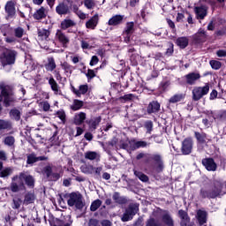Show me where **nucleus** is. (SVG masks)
Returning a JSON list of instances; mask_svg holds the SVG:
<instances>
[{"instance_id": "13d9d810", "label": "nucleus", "mask_w": 226, "mask_h": 226, "mask_svg": "<svg viewBox=\"0 0 226 226\" xmlns=\"http://www.w3.org/2000/svg\"><path fill=\"white\" fill-rule=\"evenodd\" d=\"M99 61H100V59H98V56H93L90 60V66H94V65L98 64Z\"/></svg>"}, {"instance_id": "3c124183", "label": "nucleus", "mask_w": 226, "mask_h": 226, "mask_svg": "<svg viewBox=\"0 0 226 226\" xmlns=\"http://www.w3.org/2000/svg\"><path fill=\"white\" fill-rule=\"evenodd\" d=\"M84 4L87 10H93L94 8V2L93 0H85Z\"/></svg>"}, {"instance_id": "0e129e2a", "label": "nucleus", "mask_w": 226, "mask_h": 226, "mask_svg": "<svg viewBox=\"0 0 226 226\" xmlns=\"http://www.w3.org/2000/svg\"><path fill=\"white\" fill-rule=\"evenodd\" d=\"M42 109L45 112H49L50 110V104L48 102H44L42 103Z\"/></svg>"}, {"instance_id": "aec40b11", "label": "nucleus", "mask_w": 226, "mask_h": 226, "mask_svg": "<svg viewBox=\"0 0 226 226\" xmlns=\"http://www.w3.org/2000/svg\"><path fill=\"white\" fill-rule=\"evenodd\" d=\"M197 220L200 225H204L207 222V213L204 210H198L197 212Z\"/></svg>"}, {"instance_id": "423d86ee", "label": "nucleus", "mask_w": 226, "mask_h": 226, "mask_svg": "<svg viewBox=\"0 0 226 226\" xmlns=\"http://www.w3.org/2000/svg\"><path fill=\"white\" fill-rule=\"evenodd\" d=\"M139 213V205L132 204L125 210L124 215H122V222H130V220H133V216Z\"/></svg>"}, {"instance_id": "473e14b6", "label": "nucleus", "mask_w": 226, "mask_h": 226, "mask_svg": "<svg viewBox=\"0 0 226 226\" xmlns=\"http://www.w3.org/2000/svg\"><path fill=\"white\" fill-rule=\"evenodd\" d=\"M185 100L184 94H176L175 95L171 96L169 100L170 103H177L179 102H183Z\"/></svg>"}, {"instance_id": "69168bd1", "label": "nucleus", "mask_w": 226, "mask_h": 226, "mask_svg": "<svg viewBox=\"0 0 226 226\" xmlns=\"http://www.w3.org/2000/svg\"><path fill=\"white\" fill-rule=\"evenodd\" d=\"M218 97V91L216 90H212L210 93V100H215V98Z\"/></svg>"}, {"instance_id": "bf43d9fd", "label": "nucleus", "mask_w": 226, "mask_h": 226, "mask_svg": "<svg viewBox=\"0 0 226 226\" xmlns=\"http://www.w3.org/2000/svg\"><path fill=\"white\" fill-rule=\"evenodd\" d=\"M135 149H139V147H146L147 143L146 141H138L134 144Z\"/></svg>"}, {"instance_id": "c03bdc74", "label": "nucleus", "mask_w": 226, "mask_h": 226, "mask_svg": "<svg viewBox=\"0 0 226 226\" xmlns=\"http://www.w3.org/2000/svg\"><path fill=\"white\" fill-rule=\"evenodd\" d=\"M73 11L76 13V15L79 17V19H81V20L86 19V13H84L82 11L79 10V7L74 6Z\"/></svg>"}, {"instance_id": "6e6d98bb", "label": "nucleus", "mask_w": 226, "mask_h": 226, "mask_svg": "<svg viewBox=\"0 0 226 226\" xmlns=\"http://www.w3.org/2000/svg\"><path fill=\"white\" fill-rule=\"evenodd\" d=\"M56 116L59 117V119H61L62 123H64V120L66 119V114L63 110L56 112Z\"/></svg>"}, {"instance_id": "4be33fe9", "label": "nucleus", "mask_w": 226, "mask_h": 226, "mask_svg": "<svg viewBox=\"0 0 226 226\" xmlns=\"http://www.w3.org/2000/svg\"><path fill=\"white\" fill-rule=\"evenodd\" d=\"M20 176H23L22 180L23 183L25 181L26 185H27V186H34V178L33 177V176L31 175H27L24 172L19 173Z\"/></svg>"}, {"instance_id": "4c0bfd02", "label": "nucleus", "mask_w": 226, "mask_h": 226, "mask_svg": "<svg viewBox=\"0 0 226 226\" xmlns=\"http://www.w3.org/2000/svg\"><path fill=\"white\" fill-rule=\"evenodd\" d=\"M134 176H136V177H138L143 183H147L149 181V177L140 171L134 170Z\"/></svg>"}, {"instance_id": "4468645a", "label": "nucleus", "mask_w": 226, "mask_h": 226, "mask_svg": "<svg viewBox=\"0 0 226 226\" xmlns=\"http://www.w3.org/2000/svg\"><path fill=\"white\" fill-rule=\"evenodd\" d=\"M162 220L163 223L169 226L174 225V220L172 219V216L170 215V213L167 210H163L162 212Z\"/></svg>"}, {"instance_id": "58836bf2", "label": "nucleus", "mask_w": 226, "mask_h": 226, "mask_svg": "<svg viewBox=\"0 0 226 226\" xmlns=\"http://www.w3.org/2000/svg\"><path fill=\"white\" fill-rule=\"evenodd\" d=\"M50 35V32L47 29H39L38 31V36L41 38V40H47L49 36Z\"/></svg>"}, {"instance_id": "f8f14e48", "label": "nucleus", "mask_w": 226, "mask_h": 226, "mask_svg": "<svg viewBox=\"0 0 226 226\" xmlns=\"http://www.w3.org/2000/svg\"><path fill=\"white\" fill-rule=\"evenodd\" d=\"M56 11L57 15H68V13H70V11H71V9L67 4L60 3L56 7Z\"/></svg>"}, {"instance_id": "ddd939ff", "label": "nucleus", "mask_w": 226, "mask_h": 226, "mask_svg": "<svg viewBox=\"0 0 226 226\" xmlns=\"http://www.w3.org/2000/svg\"><path fill=\"white\" fill-rule=\"evenodd\" d=\"M89 89V87L87 85H81L79 86V89L75 88V87H72V91L78 96V98H80L82 94H86Z\"/></svg>"}, {"instance_id": "a211bd4d", "label": "nucleus", "mask_w": 226, "mask_h": 226, "mask_svg": "<svg viewBox=\"0 0 226 226\" xmlns=\"http://www.w3.org/2000/svg\"><path fill=\"white\" fill-rule=\"evenodd\" d=\"M195 13L197 19L200 20H202L206 15H207V7L206 6H200V7H195Z\"/></svg>"}, {"instance_id": "c9c22d12", "label": "nucleus", "mask_w": 226, "mask_h": 226, "mask_svg": "<svg viewBox=\"0 0 226 226\" xmlns=\"http://www.w3.org/2000/svg\"><path fill=\"white\" fill-rule=\"evenodd\" d=\"M13 174V168L8 167L0 171V177H8Z\"/></svg>"}, {"instance_id": "c85d7f7f", "label": "nucleus", "mask_w": 226, "mask_h": 226, "mask_svg": "<svg viewBox=\"0 0 226 226\" xmlns=\"http://www.w3.org/2000/svg\"><path fill=\"white\" fill-rule=\"evenodd\" d=\"M84 107V102L80 101V100H73L72 104L71 105V109L77 111V110H80V109Z\"/></svg>"}, {"instance_id": "4d7b16f0", "label": "nucleus", "mask_w": 226, "mask_h": 226, "mask_svg": "<svg viewBox=\"0 0 226 226\" xmlns=\"http://www.w3.org/2000/svg\"><path fill=\"white\" fill-rule=\"evenodd\" d=\"M4 41H6V43H16L17 38L14 36H6Z\"/></svg>"}, {"instance_id": "412c9836", "label": "nucleus", "mask_w": 226, "mask_h": 226, "mask_svg": "<svg viewBox=\"0 0 226 226\" xmlns=\"http://www.w3.org/2000/svg\"><path fill=\"white\" fill-rule=\"evenodd\" d=\"M124 16L123 15H115L108 21L109 26H119L123 22Z\"/></svg>"}, {"instance_id": "a18cd8bd", "label": "nucleus", "mask_w": 226, "mask_h": 226, "mask_svg": "<svg viewBox=\"0 0 226 226\" xmlns=\"http://www.w3.org/2000/svg\"><path fill=\"white\" fill-rule=\"evenodd\" d=\"M14 34L16 38H22L24 36V28L20 26L14 28Z\"/></svg>"}, {"instance_id": "e433bc0d", "label": "nucleus", "mask_w": 226, "mask_h": 226, "mask_svg": "<svg viewBox=\"0 0 226 226\" xmlns=\"http://www.w3.org/2000/svg\"><path fill=\"white\" fill-rule=\"evenodd\" d=\"M100 123H102L101 117H97L94 118L93 120H91L89 123V126H90L91 130H96V128H97L98 124H100Z\"/></svg>"}, {"instance_id": "79ce46f5", "label": "nucleus", "mask_w": 226, "mask_h": 226, "mask_svg": "<svg viewBox=\"0 0 226 226\" xmlns=\"http://www.w3.org/2000/svg\"><path fill=\"white\" fill-rule=\"evenodd\" d=\"M10 114L13 119L16 121H20V110L14 109L11 110Z\"/></svg>"}, {"instance_id": "f03ea898", "label": "nucleus", "mask_w": 226, "mask_h": 226, "mask_svg": "<svg viewBox=\"0 0 226 226\" xmlns=\"http://www.w3.org/2000/svg\"><path fill=\"white\" fill-rule=\"evenodd\" d=\"M17 57V51L13 49H6L0 57L2 66H8V64H15Z\"/></svg>"}, {"instance_id": "cd10ccee", "label": "nucleus", "mask_w": 226, "mask_h": 226, "mask_svg": "<svg viewBox=\"0 0 226 226\" xmlns=\"http://www.w3.org/2000/svg\"><path fill=\"white\" fill-rule=\"evenodd\" d=\"M47 17V13L45 12V8L41 7L34 14V19L36 20H41V19H45Z\"/></svg>"}, {"instance_id": "338daca9", "label": "nucleus", "mask_w": 226, "mask_h": 226, "mask_svg": "<svg viewBox=\"0 0 226 226\" xmlns=\"http://www.w3.org/2000/svg\"><path fill=\"white\" fill-rule=\"evenodd\" d=\"M151 159L154 160L155 163H160V162H162V157L159 154L153 155Z\"/></svg>"}, {"instance_id": "b1692460", "label": "nucleus", "mask_w": 226, "mask_h": 226, "mask_svg": "<svg viewBox=\"0 0 226 226\" xmlns=\"http://www.w3.org/2000/svg\"><path fill=\"white\" fill-rule=\"evenodd\" d=\"M195 137L200 144H207V142L211 140L206 133L195 132Z\"/></svg>"}, {"instance_id": "0eeeda50", "label": "nucleus", "mask_w": 226, "mask_h": 226, "mask_svg": "<svg viewBox=\"0 0 226 226\" xmlns=\"http://www.w3.org/2000/svg\"><path fill=\"white\" fill-rule=\"evenodd\" d=\"M15 4L17 2L15 0H10L5 4L4 10L7 14V19H13L16 14Z\"/></svg>"}, {"instance_id": "774afa93", "label": "nucleus", "mask_w": 226, "mask_h": 226, "mask_svg": "<svg viewBox=\"0 0 226 226\" xmlns=\"http://www.w3.org/2000/svg\"><path fill=\"white\" fill-rule=\"evenodd\" d=\"M89 226H100V222L97 220H91L89 222Z\"/></svg>"}, {"instance_id": "1a4fd4ad", "label": "nucleus", "mask_w": 226, "mask_h": 226, "mask_svg": "<svg viewBox=\"0 0 226 226\" xmlns=\"http://www.w3.org/2000/svg\"><path fill=\"white\" fill-rule=\"evenodd\" d=\"M193 148V140L192 139H185L182 143V153L183 154H190Z\"/></svg>"}, {"instance_id": "ea45409f", "label": "nucleus", "mask_w": 226, "mask_h": 226, "mask_svg": "<svg viewBox=\"0 0 226 226\" xmlns=\"http://www.w3.org/2000/svg\"><path fill=\"white\" fill-rule=\"evenodd\" d=\"M113 200H115V202H117V204H125L126 203V200L121 196H119V193L115 192L113 195Z\"/></svg>"}, {"instance_id": "864d4df0", "label": "nucleus", "mask_w": 226, "mask_h": 226, "mask_svg": "<svg viewBox=\"0 0 226 226\" xmlns=\"http://www.w3.org/2000/svg\"><path fill=\"white\" fill-rule=\"evenodd\" d=\"M22 204V200L20 199H15L13 200V209H19L20 207V205Z\"/></svg>"}, {"instance_id": "39448f33", "label": "nucleus", "mask_w": 226, "mask_h": 226, "mask_svg": "<svg viewBox=\"0 0 226 226\" xmlns=\"http://www.w3.org/2000/svg\"><path fill=\"white\" fill-rule=\"evenodd\" d=\"M67 204L71 207H73V206H75L77 209H82V207H84V202H82V196L75 192H72L69 195Z\"/></svg>"}, {"instance_id": "2eb2a0df", "label": "nucleus", "mask_w": 226, "mask_h": 226, "mask_svg": "<svg viewBox=\"0 0 226 226\" xmlns=\"http://www.w3.org/2000/svg\"><path fill=\"white\" fill-rule=\"evenodd\" d=\"M192 38L197 43H200V41H206V38H207V34H206L204 29H200L197 34L192 35Z\"/></svg>"}, {"instance_id": "5fc2aeb1", "label": "nucleus", "mask_w": 226, "mask_h": 226, "mask_svg": "<svg viewBox=\"0 0 226 226\" xmlns=\"http://www.w3.org/2000/svg\"><path fill=\"white\" fill-rule=\"evenodd\" d=\"M63 70L66 72V73H72V66L68 64V63L64 62V64H61Z\"/></svg>"}, {"instance_id": "9d476101", "label": "nucleus", "mask_w": 226, "mask_h": 226, "mask_svg": "<svg viewBox=\"0 0 226 226\" xmlns=\"http://www.w3.org/2000/svg\"><path fill=\"white\" fill-rule=\"evenodd\" d=\"M56 40L62 43L63 47H68L70 39L61 30H57L56 33Z\"/></svg>"}, {"instance_id": "6e6552de", "label": "nucleus", "mask_w": 226, "mask_h": 226, "mask_svg": "<svg viewBox=\"0 0 226 226\" xmlns=\"http://www.w3.org/2000/svg\"><path fill=\"white\" fill-rule=\"evenodd\" d=\"M186 84L189 86H195L197 81L200 79V73L199 72H190L185 76Z\"/></svg>"}, {"instance_id": "49530a36", "label": "nucleus", "mask_w": 226, "mask_h": 226, "mask_svg": "<svg viewBox=\"0 0 226 226\" xmlns=\"http://www.w3.org/2000/svg\"><path fill=\"white\" fill-rule=\"evenodd\" d=\"M100 206H102V200H95L94 202H92L90 209L91 211H96Z\"/></svg>"}, {"instance_id": "c756f323", "label": "nucleus", "mask_w": 226, "mask_h": 226, "mask_svg": "<svg viewBox=\"0 0 226 226\" xmlns=\"http://www.w3.org/2000/svg\"><path fill=\"white\" fill-rule=\"evenodd\" d=\"M80 170L83 174H94V167L93 165L83 164L80 167Z\"/></svg>"}, {"instance_id": "dca6fc26", "label": "nucleus", "mask_w": 226, "mask_h": 226, "mask_svg": "<svg viewBox=\"0 0 226 226\" xmlns=\"http://www.w3.org/2000/svg\"><path fill=\"white\" fill-rule=\"evenodd\" d=\"M222 190H223V185H222V183L220 182H216L215 184L214 192L211 194V197L215 198L220 195H225V192H223Z\"/></svg>"}, {"instance_id": "f3484780", "label": "nucleus", "mask_w": 226, "mask_h": 226, "mask_svg": "<svg viewBox=\"0 0 226 226\" xmlns=\"http://www.w3.org/2000/svg\"><path fill=\"white\" fill-rule=\"evenodd\" d=\"M100 20L98 14H95L86 23L87 29H95L98 26V21Z\"/></svg>"}, {"instance_id": "052dcab7", "label": "nucleus", "mask_w": 226, "mask_h": 226, "mask_svg": "<svg viewBox=\"0 0 226 226\" xmlns=\"http://www.w3.org/2000/svg\"><path fill=\"white\" fill-rule=\"evenodd\" d=\"M44 172L47 176V177H50V176H52V167L50 166H46L44 168Z\"/></svg>"}, {"instance_id": "72a5a7b5", "label": "nucleus", "mask_w": 226, "mask_h": 226, "mask_svg": "<svg viewBox=\"0 0 226 226\" xmlns=\"http://www.w3.org/2000/svg\"><path fill=\"white\" fill-rule=\"evenodd\" d=\"M49 84L52 91H54L55 94H59V85H57V82L56 81V79H54V78H50L49 79Z\"/></svg>"}, {"instance_id": "393cba45", "label": "nucleus", "mask_w": 226, "mask_h": 226, "mask_svg": "<svg viewBox=\"0 0 226 226\" xmlns=\"http://www.w3.org/2000/svg\"><path fill=\"white\" fill-rule=\"evenodd\" d=\"M158 110H160V103H158V102H152L149 103L147 107L148 114L158 112Z\"/></svg>"}, {"instance_id": "f704fd0d", "label": "nucleus", "mask_w": 226, "mask_h": 226, "mask_svg": "<svg viewBox=\"0 0 226 226\" xmlns=\"http://www.w3.org/2000/svg\"><path fill=\"white\" fill-rule=\"evenodd\" d=\"M48 72H54L56 70V61L50 57L48 59V64L45 65Z\"/></svg>"}, {"instance_id": "680f3d73", "label": "nucleus", "mask_w": 226, "mask_h": 226, "mask_svg": "<svg viewBox=\"0 0 226 226\" xmlns=\"http://www.w3.org/2000/svg\"><path fill=\"white\" fill-rule=\"evenodd\" d=\"M216 56L218 57H226V50L225 49H219L216 51Z\"/></svg>"}, {"instance_id": "a878e982", "label": "nucleus", "mask_w": 226, "mask_h": 226, "mask_svg": "<svg viewBox=\"0 0 226 226\" xmlns=\"http://www.w3.org/2000/svg\"><path fill=\"white\" fill-rule=\"evenodd\" d=\"M135 31V23L127 22L124 29L123 34H133Z\"/></svg>"}, {"instance_id": "a19ab883", "label": "nucleus", "mask_w": 226, "mask_h": 226, "mask_svg": "<svg viewBox=\"0 0 226 226\" xmlns=\"http://www.w3.org/2000/svg\"><path fill=\"white\" fill-rule=\"evenodd\" d=\"M146 226H162V222H160V221L155 220L153 217H150L147 221V224Z\"/></svg>"}, {"instance_id": "603ef678", "label": "nucleus", "mask_w": 226, "mask_h": 226, "mask_svg": "<svg viewBox=\"0 0 226 226\" xmlns=\"http://www.w3.org/2000/svg\"><path fill=\"white\" fill-rule=\"evenodd\" d=\"M145 128H146L147 133H151V132H153V122L152 121L146 122Z\"/></svg>"}, {"instance_id": "6ab92c4d", "label": "nucleus", "mask_w": 226, "mask_h": 226, "mask_svg": "<svg viewBox=\"0 0 226 226\" xmlns=\"http://www.w3.org/2000/svg\"><path fill=\"white\" fill-rule=\"evenodd\" d=\"M46 160H49V157H47V156L36 157V155L32 154L27 156L26 163L33 164V163H36V162H43V161H46Z\"/></svg>"}, {"instance_id": "2f4dec72", "label": "nucleus", "mask_w": 226, "mask_h": 226, "mask_svg": "<svg viewBox=\"0 0 226 226\" xmlns=\"http://www.w3.org/2000/svg\"><path fill=\"white\" fill-rule=\"evenodd\" d=\"M73 26H75V21H73L72 19H66L61 22V28L64 30H66L69 27H73Z\"/></svg>"}, {"instance_id": "7ed1b4c3", "label": "nucleus", "mask_w": 226, "mask_h": 226, "mask_svg": "<svg viewBox=\"0 0 226 226\" xmlns=\"http://www.w3.org/2000/svg\"><path fill=\"white\" fill-rule=\"evenodd\" d=\"M23 175H16L12 177L11 183V191L13 193H17V192H22V190H26V185H24V180H22Z\"/></svg>"}, {"instance_id": "37998d69", "label": "nucleus", "mask_w": 226, "mask_h": 226, "mask_svg": "<svg viewBox=\"0 0 226 226\" xmlns=\"http://www.w3.org/2000/svg\"><path fill=\"white\" fill-rule=\"evenodd\" d=\"M34 202V194L28 193L25 196L24 204H33Z\"/></svg>"}, {"instance_id": "de8ad7c7", "label": "nucleus", "mask_w": 226, "mask_h": 226, "mask_svg": "<svg viewBox=\"0 0 226 226\" xmlns=\"http://www.w3.org/2000/svg\"><path fill=\"white\" fill-rule=\"evenodd\" d=\"M210 66L213 70H220L222 68V63L216 60L210 61Z\"/></svg>"}, {"instance_id": "bb28decb", "label": "nucleus", "mask_w": 226, "mask_h": 226, "mask_svg": "<svg viewBox=\"0 0 226 226\" xmlns=\"http://www.w3.org/2000/svg\"><path fill=\"white\" fill-rule=\"evenodd\" d=\"M190 40H188V37H179L177 39V45L180 47V49H186L188 47Z\"/></svg>"}, {"instance_id": "09e8293b", "label": "nucleus", "mask_w": 226, "mask_h": 226, "mask_svg": "<svg viewBox=\"0 0 226 226\" xmlns=\"http://www.w3.org/2000/svg\"><path fill=\"white\" fill-rule=\"evenodd\" d=\"M4 144L5 146H13L15 144V138L12 136H7L4 139Z\"/></svg>"}, {"instance_id": "7c9ffc66", "label": "nucleus", "mask_w": 226, "mask_h": 226, "mask_svg": "<svg viewBox=\"0 0 226 226\" xmlns=\"http://www.w3.org/2000/svg\"><path fill=\"white\" fill-rule=\"evenodd\" d=\"M85 158L86 160H99L100 159V154L93 151H88L85 153Z\"/></svg>"}, {"instance_id": "5701e85b", "label": "nucleus", "mask_w": 226, "mask_h": 226, "mask_svg": "<svg viewBox=\"0 0 226 226\" xmlns=\"http://www.w3.org/2000/svg\"><path fill=\"white\" fill-rule=\"evenodd\" d=\"M86 121V113L79 112L74 116V124L80 125Z\"/></svg>"}, {"instance_id": "9b49d317", "label": "nucleus", "mask_w": 226, "mask_h": 226, "mask_svg": "<svg viewBox=\"0 0 226 226\" xmlns=\"http://www.w3.org/2000/svg\"><path fill=\"white\" fill-rule=\"evenodd\" d=\"M202 165L207 169V170L215 172L216 170V162H215V160L211 158H207L202 160Z\"/></svg>"}, {"instance_id": "e2e57ef3", "label": "nucleus", "mask_w": 226, "mask_h": 226, "mask_svg": "<svg viewBox=\"0 0 226 226\" xmlns=\"http://www.w3.org/2000/svg\"><path fill=\"white\" fill-rule=\"evenodd\" d=\"M87 77V79H94V77H96V74L94 73V71L88 69Z\"/></svg>"}, {"instance_id": "8fccbe9b", "label": "nucleus", "mask_w": 226, "mask_h": 226, "mask_svg": "<svg viewBox=\"0 0 226 226\" xmlns=\"http://www.w3.org/2000/svg\"><path fill=\"white\" fill-rule=\"evenodd\" d=\"M10 128V122L0 120V130H8Z\"/></svg>"}, {"instance_id": "f257e3e1", "label": "nucleus", "mask_w": 226, "mask_h": 226, "mask_svg": "<svg viewBox=\"0 0 226 226\" xmlns=\"http://www.w3.org/2000/svg\"><path fill=\"white\" fill-rule=\"evenodd\" d=\"M0 96L4 99L5 107H10L15 102V96H13L11 88L4 83H0Z\"/></svg>"}, {"instance_id": "20e7f679", "label": "nucleus", "mask_w": 226, "mask_h": 226, "mask_svg": "<svg viewBox=\"0 0 226 226\" xmlns=\"http://www.w3.org/2000/svg\"><path fill=\"white\" fill-rule=\"evenodd\" d=\"M209 93V84H206L204 87H195L192 89V100L199 102L203 96H206Z\"/></svg>"}]
</instances>
